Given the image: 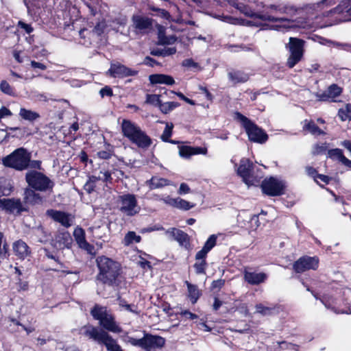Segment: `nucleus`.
<instances>
[{"instance_id":"obj_1","label":"nucleus","mask_w":351,"mask_h":351,"mask_svg":"<svg viewBox=\"0 0 351 351\" xmlns=\"http://www.w3.org/2000/svg\"><path fill=\"white\" fill-rule=\"evenodd\" d=\"M96 263L99 271L97 280L110 286L117 285L121 271L120 264L105 256H98Z\"/></svg>"},{"instance_id":"obj_2","label":"nucleus","mask_w":351,"mask_h":351,"mask_svg":"<svg viewBox=\"0 0 351 351\" xmlns=\"http://www.w3.org/2000/svg\"><path fill=\"white\" fill-rule=\"evenodd\" d=\"M232 5L247 16L261 19L264 21L279 23V25L274 26L275 29L278 30L282 28L289 29L298 26L293 21L288 19L287 16H272L269 14L256 13L254 12L250 7L240 2H233ZM299 26L303 28L307 27L306 25H300Z\"/></svg>"},{"instance_id":"obj_3","label":"nucleus","mask_w":351,"mask_h":351,"mask_svg":"<svg viewBox=\"0 0 351 351\" xmlns=\"http://www.w3.org/2000/svg\"><path fill=\"white\" fill-rule=\"evenodd\" d=\"M121 127L123 136L138 147L146 148L151 145V138L135 123L123 119Z\"/></svg>"},{"instance_id":"obj_4","label":"nucleus","mask_w":351,"mask_h":351,"mask_svg":"<svg viewBox=\"0 0 351 351\" xmlns=\"http://www.w3.org/2000/svg\"><path fill=\"white\" fill-rule=\"evenodd\" d=\"M31 154L27 149L20 147L10 154L2 158V164L17 171H23L28 168Z\"/></svg>"},{"instance_id":"obj_5","label":"nucleus","mask_w":351,"mask_h":351,"mask_svg":"<svg viewBox=\"0 0 351 351\" xmlns=\"http://www.w3.org/2000/svg\"><path fill=\"white\" fill-rule=\"evenodd\" d=\"M90 313L105 330L114 333H120L122 331L121 328L115 322L114 316L106 307L95 305Z\"/></svg>"},{"instance_id":"obj_6","label":"nucleus","mask_w":351,"mask_h":351,"mask_svg":"<svg viewBox=\"0 0 351 351\" xmlns=\"http://www.w3.org/2000/svg\"><path fill=\"white\" fill-rule=\"evenodd\" d=\"M25 180L30 188L37 191L51 192L54 186V182L49 177L36 170L27 171Z\"/></svg>"},{"instance_id":"obj_7","label":"nucleus","mask_w":351,"mask_h":351,"mask_svg":"<svg viewBox=\"0 0 351 351\" xmlns=\"http://www.w3.org/2000/svg\"><path fill=\"white\" fill-rule=\"evenodd\" d=\"M234 114L235 118L241 122L251 141L258 143H264L267 141L268 136L262 129L240 112H237Z\"/></svg>"},{"instance_id":"obj_8","label":"nucleus","mask_w":351,"mask_h":351,"mask_svg":"<svg viewBox=\"0 0 351 351\" xmlns=\"http://www.w3.org/2000/svg\"><path fill=\"white\" fill-rule=\"evenodd\" d=\"M117 206L119 210L129 217L134 216L140 213L141 206L138 204L136 195L125 193L118 197Z\"/></svg>"},{"instance_id":"obj_9","label":"nucleus","mask_w":351,"mask_h":351,"mask_svg":"<svg viewBox=\"0 0 351 351\" xmlns=\"http://www.w3.org/2000/svg\"><path fill=\"white\" fill-rule=\"evenodd\" d=\"M304 41L301 39L293 37L289 38V42L286 45V48L289 51V56L287 61V65L289 68H293L302 59L304 51Z\"/></svg>"},{"instance_id":"obj_10","label":"nucleus","mask_w":351,"mask_h":351,"mask_svg":"<svg viewBox=\"0 0 351 351\" xmlns=\"http://www.w3.org/2000/svg\"><path fill=\"white\" fill-rule=\"evenodd\" d=\"M0 210L8 214L19 215L26 211L27 208L20 199L0 198Z\"/></svg>"},{"instance_id":"obj_11","label":"nucleus","mask_w":351,"mask_h":351,"mask_svg":"<svg viewBox=\"0 0 351 351\" xmlns=\"http://www.w3.org/2000/svg\"><path fill=\"white\" fill-rule=\"evenodd\" d=\"M261 188L263 192L268 195L278 196L283 193L285 183L282 180L271 177L263 181Z\"/></svg>"},{"instance_id":"obj_12","label":"nucleus","mask_w":351,"mask_h":351,"mask_svg":"<svg viewBox=\"0 0 351 351\" xmlns=\"http://www.w3.org/2000/svg\"><path fill=\"white\" fill-rule=\"evenodd\" d=\"M319 266L318 258L304 256L300 258L293 264V269L297 273H302L307 270H316Z\"/></svg>"},{"instance_id":"obj_13","label":"nucleus","mask_w":351,"mask_h":351,"mask_svg":"<svg viewBox=\"0 0 351 351\" xmlns=\"http://www.w3.org/2000/svg\"><path fill=\"white\" fill-rule=\"evenodd\" d=\"M131 28L136 34H144L152 27V21L148 17L140 15H134L132 18Z\"/></svg>"},{"instance_id":"obj_14","label":"nucleus","mask_w":351,"mask_h":351,"mask_svg":"<svg viewBox=\"0 0 351 351\" xmlns=\"http://www.w3.org/2000/svg\"><path fill=\"white\" fill-rule=\"evenodd\" d=\"M136 74V71L130 69L119 62H112L110 69L106 72V75L115 78H124L134 76Z\"/></svg>"},{"instance_id":"obj_15","label":"nucleus","mask_w":351,"mask_h":351,"mask_svg":"<svg viewBox=\"0 0 351 351\" xmlns=\"http://www.w3.org/2000/svg\"><path fill=\"white\" fill-rule=\"evenodd\" d=\"M80 333L97 341L98 343H101L107 332L93 326L86 325L80 328Z\"/></svg>"},{"instance_id":"obj_16","label":"nucleus","mask_w":351,"mask_h":351,"mask_svg":"<svg viewBox=\"0 0 351 351\" xmlns=\"http://www.w3.org/2000/svg\"><path fill=\"white\" fill-rule=\"evenodd\" d=\"M341 88L336 84L330 85L326 90L315 94L319 101H335V98L341 95Z\"/></svg>"},{"instance_id":"obj_17","label":"nucleus","mask_w":351,"mask_h":351,"mask_svg":"<svg viewBox=\"0 0 351 351\" xmlns=\"http://www.w3.org/2000/svg\"><path fill=\"white\" fill-rule=\"evenodd\" d=\"M46 213L55 221L60 223L66 228L70 227L73 223V216L64 212L49 209L47 210Z\"/></svg>"},{"instance_id":"obj_18","label":"nucleus","mask_w":351,"mask_h":351,"mask_svg":"<svg viewBox=\"0 0 351 351\" xmlns=\"http://www.w3.org/2000/svg\"><path fill=\"white\" fill-rule=\"evenodd\" d=\"M73 237L80 248L85 250L89 254H95L94 246L87 242L85 232L82 228L77 227L75 228Z\"/></svg>"},{"instance_id":"obj_19","label":"nucleus","mask_w":351,"mask_h":351,"mask_svg":"<svg viewBox=\"0 0 351 351\" xmlns=\"http://www.w3.org/2000/svg\"><path fill=\"white\" fill-rule=\"evenodd\" d=\"M252 163L247 158H242L240 160L239 166L237 169V173L242 178L243 182L247 184H252V181L251 180V173L252 171Z\"/></svg>"},{"instance_id":"obj_20","label":"nucleus","mask_w":351,"mask_h":351,"mask_svg":"<svg viewBox=\"0 0 351 351\" xmlns=\"http://www.w3.org/2000/svg\"><path fill=\"white\" fill-rule=\"evenodd\" d=\"M166 234H169L176 240L180 246L186 249L190 247V238L189 236L181 230L172 228H169L165 232Z\"/></svg>"},{"instance_id":"obj_21","label":"nucleus","mask_w":351,"mask_h":351,"mask_svg":"<svg viewBox=\"0 0 351 351\" xmlns=\"http://www.w3.org/2000/svg\"><path fill=\"white\" fill-rule=\"evenodd\" d=\"M165 343L162 337L147 334L143 337V349L149 351L152 348L162 347Z\"/></svg>"},{"instance_id":"obj_22","label":"nucleus","mask_w":351,"mask_h":351,"mask_svg":"<svg viewBox=\"0 0 351 351\" xmlns=\"http://www.w3.org/2000/svg\"><path fill=\"white\" fill-rule=\"evenodd\" d=\"M333 12L341 15L340 20L343 21H351V0H342Z\"/></svg>"},{"instance_id":"obj_23","label":"nucleus","mask_w":351,"mask_h":351,"mask_svg":"<svg viewBox=\"0 0 351 351\" xmlns=\"http://www.w3.org/2000/svg\"><path fill=\"white\" fill-rule=\"evenodd\" d=\"M179 155L182 158H189L191 156L197 154H204L207 153V149L199 147H191L188 145H182L178 147Z\"/></svg>"},{"instance_id":"obj_24","label":"nucleus","mask_w":351,"mask_h":351,"mask_svg":"<svg viewBox=\"0 0 351 351\" xmlns=\"http://www.w3.org/2000/svg\"><path fill=\"white\" fill-rule=\"evenodd\" d=\"M71 244L72 238L68 232L58 233L53 240V245L58 249L70 248Z\"/></svg>"},{"instance_id":"obj_25","label":"nucleus","mask_w":351,"mask_h":351,"mask_svg":"<svg viewBox=\"0 0 351 351\" xmlns=\"http://www.w3.org/2000/svg\"><path fill=\"white\" fill-rule=\"evenodd\" d=\"M24 201L32 205L41 204L43 202V197L32 188H27L24 191Z\"/></svg>"},{"instance_id":"obj_26","label":"nucleus","mask_w":351,"mask_h":351,"mask_svg":"<svg viewBox=\"0 0 351 351\" xmlns=\"http://www.w3.org/2000/svg\"><path fill=\"white\" fill-rule=\"evenodd\" d=\"M228 79L234 84L245 83L250 79V75L243 71L232 70L228 73Z\"/></svg>"},{"instance_id":"obj_27","label":"nucleus","mask_w":351,"mask_h":351,"mask_svg":"<svg viewBox=\"0 0 351 351\" xmlns=\"http://www.w3.org/2000/svg\"><path fill=\"white\" fill-rule=\"evenodd\" d=\"M12 248L15 255L21 259L25 258L30 254L28 245L22 240L15 241Z\"/></svg>"},{"instance_id":"obj_28","label":"nucleus","mask_w":351,"mask_h":351,"mask_svg":"<svg viewBox=\"0 0 351 351\" xmlns=\"http://www.w3.org/2000/svg\"><path fill=\"white\" fill-rule=\"evenodd\" d=\"M244 278L250 285H258L263 282L266 278L267 275L265 273H256L248 271H245Z\"/></svg>"},{"instance_id":"obj_29","label":"nucleus","mask_w":351,"mask_h":351,"mask_svg":"<svg viewBox=\"0 0 351 351\" xmlns=\"http://www.w3.org/2000/svg\"><path fill=\"white\" fill-rule=\"evenodd\" d=\"M266 8L272 10L274 13L279 15L286 14L287 16H291L295 12V10L293 7L284 4H271L269 5H267Z\"/></svg>"},{"instance_id":"obj_30","label":"nucleus","mask_w":351,"mask_h":351,"mask_svg":"<svg viewBox=\"0 0 351 351\" xmlns=\"http://www.w3.org/2000/svg\"><path fill=\"white\" fill-rule=\"evenodd\" d=\"M149 81L152 84H162L166 85H173L175 83L173 78L168 75L154 74L149 75Z\"/></svg>"},{"instance_id":"obj_31","label":"nucleus","mask_w":351,"mask_h":351,"mask_svg":"<svg viewBox=\"0 0 351 351\" xmlns=\"http://www.w3.org/2000/svg\"><path fill=\"white\" fill-rule=\"evenodd\" d=\"M206 256H206L204 254L199 256V252H198L196 253L195 263L193 265L196 274H205V271H206V269L207 267V263L206 261Z\"/></svg>"},{"instance_id":"obj_32","label":"nucleus","mask_w":351,"mask_h":351,"mask_svg":"<svg viewBox=\"0 0 351 351\" xmlns=\"http://www.w3.org/2000/svg\"><path fill=\"white\" fill-rule=\"evenodd\" d=\"M104 344L108 351H123L121 348L117 344L108 332L101 342Z\"/></svg>"},{"instance_id":"obj_33","label":"nucleus","mask_w":351,"mask_h":351,"mask_svg":"<svg viewBox=\"0 0 351 351\" xmlns=\"http://www.w3.org/2000/svg\"><path fill=\"white\" fill-rule=\"evenodd\" d=\"M185 284L187 286L188 296L191 302H192V304L196 303L201 295L200 291L199 290L196 285H192L188 281H186Z\"/></svg>"},{"instance_id":"obj_34","label":"nucleus","mask_w":351,"mask_h":351,"mask_svg":"<svg viewBox=\"0 0 351 351\" xmlns=\"http://www.w3.org/2000/svg\"><path fill=\"white\" fill-rule=\"evenodd\" d=\"M216 243L217 236L215 234L210 235L205 242L202 249L198 251L199 256L203 254L207 256L208 253L215 246Z\"/></svg>"},{"instance_id":"obj_35","label":"nucleus","mask_w":351,"mask_h":351,"mask_svg":"<svg viewBox=\"0 0 351 351\" xmlns=\"http://www.w3.org/2000/svg\"><path fill=\"white\" fill-rule=\"evenodd\" d=\"M19 116L24 120L34 121L40 117L38 113L25 108H21L19 111Z\"/></svg>"},{"instance_id":"obj_36","label":"nucleus","mask_w":351,"mask_h":351,"mask_svg":"<svg viewBox=\"0 0 351 351\" xmlns=\"http://www.w3.org/2000/svg\"><path fill=\"white\" fill-rule=\"evenodd\" d=\"M169 184V182L162 178L153 177L149 181V186L151 189L161 188Z\"/></svg>"},{"instance_id":"obj_37","label":"nucleus","mask_w":351,"mask_h":351,"mask_svg":"<svg viewBox=\"0 0 351 351\" xmlns=\"http://www.w3.org/2000/svg\"><path fill=\"white\" fill-rule=\"evenodd\" d=\"M173 125L171 123H166L165 128L161 135V139L164 142H169L172 144H176L175 141H171L169 138L172 135Z\"/></svg>"},{"instance_id":"obj_38","label":"nucleus","mask_w":351,"mask_h":351,"mask_svg":"<svg viewBox=\"0 0 351 351\" xmlns=\"http://www.w3.org/2000/svg\"><path fill=\"white\" fill-rule=\"evenodd\" d=\"M141 238L139 235H137L133 231H130L125 234L123 241V243L125 245L128 246L132 244L133 243H139L141 241Z\"/></svg>"},{"instance_id":"obj_39","label":"nucleus","mask_w":351,"mask_h":351,"mask_svg":"<svg viewBox=\"0 0 351 351\" xmlns=\"http://www.w3.org/2000/svg\"><path fill=\"white\" fill-rule=\"evenodd\" d=\"M179 104L174 101H168L165 103L161 102L159 108L162 113L167 114L177 108Z\"/></svg>"},{"instance_id":"obj_40","label":"nucleus","mask_w":351,"mask_h":351,"mask_svg":"<svg viewBox=\"0 0 351 351\" xmlns=\"http://www.w3.org/2000/svg\"><path fill=\"white\" fill-rule=\"evenodd\" d=\"M338 115L341 121L351 120V104H348L344 108L339 109Z\"/></svg>"},{"instance_id":"obj_41","label":"nucleus","mask_w":351,"mask_h":351,"mask_svg":"<svg viewBox=\"0 0 351 351\" xmlns=\"http://www.w3.org/2000/svg\"><path fill=\"white\" fill-rule=\"evenodd\" d=\"M0 90L3 93L10 95L14 96L15 92L14 88L8 84V82L5 80H3L0 83Z\"/></svg>"},{"instance_id":"obj_42","label":"nucleus","mask_w":351,"mask_h":351,"mask_svg":"<svg viewBox=\"0 0 351 351\" xmlns=\"http://www.w3.org/2000/svg\"><path fill=\"white\" fill-rule=\"evenodd\" d=\"M304 129L308 130L313 135H319L324 133L313 121L305 123Z\"/></svg>"},{"instance_id":"obj_43","label":"nucleus","mask_w":351,"mask_h":351,"mask_svg":"<svg viewBox=\"0 0 351 351\" xmlns=\"http://www.w3.org/2000/svg\"><path fill=\"white\" fill-rule=\"evenodd\" d=\"M145 102L149 104H152L154 106H158L159 108L161 101L160 99V95H151L147 94L146 96V101Z\"/></svg>"},{"instance_id":"obj_44","label":"nucleus","mask_w":351,"mask_h":351,"mask_svg":"<svg viewBox=\"0 0 351 351\" xmlns=\"http://www.w3.org/2000/svg\"><path fill=\"white\" fill-rule=\"evenodd\" d=\"M328 156L332 159H337L339 161L344 156L343 152L340 149H332L328 151Z\"/></svg>"},{"instance_id":"obj_45","label":"nucleus","mask_w":351,"mask_h":351,"mask_svg":"<svg viewBox=\"0 0 351 351\" xmlns=\"http://www.w3.org/2000/svg\"><path fill=\"white\" fill-rule=\"evenodd\" d=\"M158 39L159 43L162 45H171L176 41L175 36L166 37L161 32L159 33Z\"/></svg>"},{"instance_id":"obj_46","label":"nucleus","mask_w":351,"mask_h":351,"mask_svg":"<svg viewBox=\"0 0 351 351\" xmlns=\"http://www.w3.org/2000/svg\"><path fill=\"white\" fill-rule=\"evenodd\" d=\"M182 66L187 67V68H191L195 70L200 69V66L198 63L195 62L193 59L188 58L184 60L182 62Z\"/></svg>"},{"instance_id":"obj_47","label":"nucleus","mask_w":351,"mask_h":351,"mask_svg":"<svg viewBox=\"0 0 351 351\" xmlns=\"http://www.w3.org/2000/svg\"><path fill=\"white\" fill-rule=\"evenodd\" d=\"M179 206L178 207V209L183 210H189L191 208H193L195 207V204L193 203H191L188 201H186L183 199H180V201L179 202Z\"/></svg>"},{"instance_id":"obj_48","label":"nucleus","mask_w":351,"mask_h":351,"mask_svg":"<svg viewBox=\"0 0 351 351\" xmlns=\"http://www.w3.org/2000/svg\"><path fill=\"white\" fill-rule=\"evenodd\" d=\"M120 306L124 308L126 311H130L131 313L138 314V312L137 311V308L135 305L126 304L123 300L119 301Z\"/></svg>"},{"instance_id":"obj_49","label":"nucleus","mask_w":351,"mask_h":351,"mask_svg":"<svg viewBox=\"0 0 351 351\" xmlns=\"http://www.w3.org/2000/svg\"><path fill=\"white\" fill-rule=\"evenodd\" d=\"M255 307H256V313L264 315L270 314V313L271 311V308L265 306L262 304H258L256 305Z\"/></svg>"},{"instance_id":"obj_50","label":"nucleus","mask_w":351,"mask_h":351,"mask_svg":"<svg viewBox=\"0 0 351 351\" xmlns=\"http://www.w3.org/2000/svg\"><path fill=\"white\" fill-rule=\"evenodd\" d=\"M126 19L125 17L119 18L113 22L114 25L112 26L113 29H116L117 32L119 31V27L125 26L126 24Z\"/></svg>"},{"instance_id":"obj_51","label":"nucleus","mask_w":351,"mask_h":351,"mask_svg":"<svg viewBox=\"0 0 351 351\" xmlns=\"http://www.w3.org/2000/svg\"><path fill=\"white\" fill-rule=\"evenodd\" d=\"M127 341L129 343H130L131 345H132L134 346H136V347L143 348V338L136 339L134 337H128Z\"/></svg>"},{"instance_id":"obj_52","label":"nucleus","mask_w":351,"mask_h":351,"mask_svg":"<svg viewBox=\"0 0 351 351\" xmlns=\"http://www.w3.org/2000/svg\"><path fill=\"white\" fill-rule=\"evenodd\" d=\"M98 178L104 182H109L112 180L111 174L108 171H101L98 176Z\"/></svg>"},{"instance_id":"obj_53","label":"nucleus","mask_w":351,"mask_h":351,"mask_svg":"<svg viewBox=\"0 0 351 351\" xmlns=\"http://www.w3.org/2000/svg\"><path fill=\"white\" fill-rule=\"evenodd\" d=\"M57 348L59 349L64 350L65 351H80V350L74 345L62 346L61 343H58Z\"/></svg>"},{"instance_id":"obj_54","label":"nucleus","mask_w":351,"mask_h":351,"mask_svg":"<svg viewBox=\"0 0 351 351\" xmlns=\"http://www.w3.org/2000/svg\"><path fill=\"white\" fill-rule=\"evenodd\" d=\"M93 234L95 239H102L103 236L100 234V227H91L88 229Z\"/></svg>"},{"instance_id":"obj_55","label":"nucleus","mask_w":351,"mask_h":351,"mask_svg":"<svg viewBox=\"0 0 351 351\" xmlns=\"http://www.w3.org/2000/svg\"><path fill=\"white\" fill-rule=\"evenodd\" d=\"M279 346L282 349H292V350H298V346L286 341L277 342Z\"/></svg>"},{"instance_id":"obj_56","label":"nucleus","mask_w":351,"mask_h":351,"mask_svg":"<svg viewBox=\"0 0 351 351\" xmlns=\"http://www.w3.org/2000/svg\"><path fill=\"white\" fill-rule=\"evenodd\" d=\"M190 192V188L186 183H181L178 191L179 195H184Z\"/></svg>"},{"instance_id":"obj_57","label":"nucleus","mask_w":351,"mask_h":351,"mask_svg":"<svg viewBox=\"0 0 351 351\" xmlns=\"http://www.w3.org/2000/svg\"><path fill=\"white\" fill-rule=\"evenodd\" d=\"M225 283V280L223 279H218L217 280H214L212 282L211 287L213 289H220Z\"/></svg>"},{"instance_id":"obj_58","label":"nucleus","mask_w":351,"mask_h":351,"mask_svg":"<svg viewBox=\"0 0 351 351\" xmlns=\"http://www.w3.org/2000/svg\"><path fill=\"white\" fill-rule=\"evenodd\" d=\"M41 161L40 160H31L29 159V163L28 165V168L30 167L34 169H41Z\"/></svg>"},{"instance_id":"obj_59","label":"nucleus","mask_w":351,"mask_h":351,"mask_svg":"<svg viewBox=\"0 0 351 351\" xmlns=\"http://www.w3.org/2000/svg\"><path fill=\"white\" fill-rule=\"evenodd\" d=\"M237 311L240 313L247 315L248 314V309L246 304L241 303L237 307Z\"/></svg>"},{"instance_id":"obj_60","label":"nucleus","mask_w":351,"mask_h":351,"mask_svg":"<svg viewBox=\"0 0 351 351\" xmlns=\"http://www.w3.org/2000/svg\"><path fill=\"white\" fill-rule=\"evenodd\" d=\"M181 315L184 316L186 319H195L197 318V315L189 311H184L181 312Z\"/></svg>"},{"instance_id":"obj_61","label":"nucleus","mask_w":351,"mask_h":351,"mask_svg":"<svg viewBox=\"0 0 351 351\" xmlns=\"http://www.w3.org/2000/svg\"><path fill=\"white\" fill-rule=\"evenodd\" d=\"M100 94L102 97L104 96H111L112 95V90L110 87L106 86L100 90Z\"/></svg>"},{"instance_id":"obj_62","label":"nucleus","mask_w":351,"mask_h":351,"mask_svg":"<svg viewBox=\"0 0 351 351\" xmlns=\"http://www.w3.org/2000/svg\"><path fill=\"white\" fill-rule=\"evenodd\" d=\"M11 115H12V112L8 108H7L5 107H2L0 109V119H2L5 117H9Z\"/></svg>"},{"instance_id":"obj_63","label":"nucleus","mask_w":351,"mask_h":351,"mask_svg":"<svg viewBox=\"0 0 351 351\" xmlns=\"http://www.w3.org/2000/svg\"><path fill=\"white\" fill-rule=\"evenodd\" d=\"M105 27V25H104V22H101V23H99L94 28V32L98 34V35H100L101 33H103L104 32V28Z\"/></svg>"},{"instance_id":"obj_64","label":"nucleus","mask_w":351,"mask_h":351,"mask_svg":"<svg viewBox=\"0 0 351 351\" xmlns=\"http://www.w3.org/2000/svg\"><path fill=\"white\" fill-rule=\"evenodd\" d=\"M95 188V184L88 181L86 182L84 186V190L88 193H92L94 191Z\"/></svg>"}]
</instances>
